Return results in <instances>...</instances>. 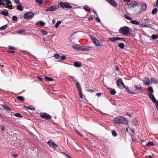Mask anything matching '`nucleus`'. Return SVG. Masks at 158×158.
<instances>
[{"instance_id":"nucleus-38","label":"nucleus","mask_w":158,"mask_h":158,"mask_svg":"<svg viewBox=\"0 0 158 158\" xmlns=\"http://www.w3.org/2000/svg\"><path fill=\"white\" fill-rule=\"evenodd\" d=\"M112 135L114 136H115V137L117 135V134L116 132L114 130H113L112 131Z\"/></svg>"},{"instance_id":"nucleus-30","label":"nucleus","mask_w":158,"mask_h":158,"mask_svg":"<svg viewBox=\"0 0 158 158\" xmlns=\"http://www.w3.org/2000/svg\"><path fill=\"white\" fill-rule=\"evenodd\" d=\"M61 23V21H58L57 22L55 25V27L56 28H58L59 25Z\"/></svg>"},{"instance_id":"nucleus-48","label":"nucleus","mask_w":158,"mask_h":158,"mask_svg":"<svg viewBox=\"0 0 158 158\" xmlns=\"http://www.w3.org/2000/svg\"><path fill=\"white\" fill-rule=\"evenodd\" d=\"M15 115L17 117H22V115L16 113L15 114Z\"/></svg>"},{"instance_id":"nucleus-34","label":"nucleus","mask_w":158,"mask_h":158,"mask_svg":"<svg viewBox=\"0 0 158 158\" xmlns=\"http://www.w3.org/2000/svg\"><path fill=\"white\" fill-rule=\"evenodd\" d=\"M154 145L153 143L152 142L149 141L147 143V146H152Z\"/></svg>"},{"instance_id":"nucleus-17","label":"nucleus","mask_w":158,"mask_h":158,"mask_svg":"<svg viewBox=\"0 0 158 158\" xmlns=\"http://www.w3.org/2000/svg\"><path fill=\"white\" fill-rule=\"evenodd\" d=\"M141 8L142 10L143 11H144L145 10L147 7L146 4L145 3L142 2L141 3Z\"/></svg>"},{"instance_id":"nucleus-9","label":"nucleus","mask_w":158,"mask_h":158,"mask_svg":"<svg viewBox=\"0 0 158 158\" xmlns=\"http://www.w3.org/2000/svg\"><path fill=\"white\" fill-rule=\"evenodd\" d=\"M123 38L120 37H112L108 39V40L109 41L113 42H114L117 43L118 40H121Z\"/></svg>"},{"instance_id":"nucleus-28","label":"nucleus","mask_w":158,"mask_h":158,"mask_svg":"<svg viewBox=\"0 0 158 158\" xmlns=\"http://www.w3.org/2000/svg\"><path fill=\"white\" fill-rule=\"evenodd\" d=\"M17 7V9L20 11H22L23 10V8L20 4H18Z\"/></svg>"},{"instance_id":"nucleus-47","label":"nucleus","mask_w":158,"mask_h":158,"mask_svg":"<svg viewBox=\"0 0 158 158\" xmlns=\"http://www.w3.org/2000/svg\"><path fill=\"white\" fill-rule=\"evenodd\" d=\"M27 108L28 109H29V110H35L34 108L33 107L31 106H29L28 107H27Z\"/></svg>"},{"instance_id":"nucleus-63","label":"nucleus","mask_w":158,"mask_h":158,"mask_svg":"<svg viewBox=\"0 0 158 158\" xmlns=\"http://www.w3.org/2000/svg\"><path fill=\"white\" fill-rule=\"evenodd\" d=\"M101 94H100V93H97V94H96L98 96V97H99V96H101Z\"/></svg>"},{"instance_id":"nucleus-6","label":"nucleus","mask_w":158,"mask_h":158,"mask_svg":"<svg viewBox=\"0 0 158 158\" xmlns=\"http://www.w3.org/2000/svg\"><path fill=\"white\" fill-rule=\"evenodd\" d=\"M34 15L33 13L31 12H28L26 13L24 15V18L25 19H29L31 18Z\"/></svg>"},{"instance_id":"nucleus-19","label":"nucleus","mask_w":158,"mask_h":158,"mask_svg":"<svg viewBox=\"0 0 158 158\" xmlns=\"http://www.w3.org/2000/svg\"><path fill=\"white\" fill-rule=\"evenodd\" d=\"M76 85L77 88V89H78V91L82 90L81 86L79 83V82L77 81L76 82Z\"/></svg>"},{"instance_id":"nucleus-52","label":"nucleus","mask_w":158,"mask_h":158,"mask_svg":"<svg viewBox=\"0 0 158 158\" xmlns=\"http://www.w3.org/2000/svg\"><path fill=\"white\" fill-rule=\"evenodd\" d=\"M66 58V57L65 56H62L61 57L60 60H64Z\"/></svg>"},{"instance_id":"nucleus-44","label":"nucleus","mask_w":158,"mask_h":158,"mask_svg":"<svg viewBox=\"0 0 158 158\" xmlns=\"http://www.w3.org/2000/svg\"><path fill=\"white\" fill-rule=\"evenodd\" d=\"M79 95L81 98H83V94L82 92V90L79 91Z\"/></svg>"},{"instance_id":"nucleus-43","label":"nucleus","mask_w":158,"mask_h":158,"mask_svg":"<svg viewBox=\"0 0 158 158\" xmlns=\"http://www.w3.org/2000/svg\"><path fill=\"white\" fill-rule=\"evenodd\" d=\"M141 143L142 145L143 146L147 145L146 142L144 140H142L141 141Z\"/></svg>"},{"instance_id":"nucleus-33","label":"nucleus","mask_w":158,"mask_h":158,"mask_svg":"<svg viewBox=\"0 0 158 158\" xmlns=\"http://www.w3.org/2000/svg\"><path fill=\"white\" fill-rule=\"evenodd\" d=\"M157 38L158 36L156 35L153 34L152 35V38L153 40L156 39Z\"/></svg>"},{"instance_id":"nucleus-57","label":"nucleus","mask_w":158,"mask_h":158,"mask_svg":"<svg viewBox=\"0 0 158 158\" xmlns=\"http://www.w3.org/2000/svg\"><path fill=\"white\" fill-rule=\"evenodd\" d=\"M88 19L89 20H92L93 19V17H90L88 18Z\"/></svg>"},{"instance_id":"nucleus-2","label":"nucleus","mask_w":158,"mask_h":158,"mask_svg":"<svg viewBox=\"0 0 158 158\" xmlns=\"http://www.w3.org/2000/svg\"><path fill=\"white\" fill-rule=\"evenodd\" d=\"M120 33L123 35H126L129 33L131 31V29L126 26L120 28L119 30Z\"/></svg>"},{"instance_id":"nucleus-14","label":"nucleus","mask_w":158,"mask_h":158,"mask_svg":"<svg viewBox=\"0 0 158 158\" xmlns=\"http://www.w3.org/2000/svg\"><path fill=\"white\" fill-rule=\"evenodd\" d=\"M72 48L77 50H80L81 47L79 45L75 44L72 45Z\"/></svg>"},{"instance_id":"nucleus-15","label":"nucleus","mask_w":158,"mask_h":158,"mask_svg":"<svg viewBox=\"0 0 158 158\" xmlns=\"http://www.w3.org/2000/svg\"><path fill=\"white\" fill-rule=\"evenodd\" d=\"M144 84L147 85H149L151 84L149 80L147 77H145L143 81Z\"/></svg>"},{"instance_id":"nucleus-40","label":"nucleus","mask_w":158,"mask_h":158,"mask_svg":"<svg viewBox=\"0 0 158 158\" xmlns=\"http://www.w3.org/2000/svg\"><path fill=\"white\" fill-rule=\"evenodd\" d=\"M54 57L56 59H58L60 58V56L58 54H56L54 55Z\"/></svg>"},{"instance_id":"nucleus-64","label":"nucleus","mask_w":158,"mask_h":158,"mask_svg":"<svg viewBox=\"0 0 158 158\" xmlns=\"http://www.w3.org/2000/svg\"><path fill=\"white\" fill-rule=\"evenodd\" d=\"M124 1L126 2H130V0H124Z\"/></svg>"},{"instance_id":"nucleus-54","label":"nucleus","mask_w":158,"mask_h":158,"mask_svg":"<svg viewBox=\"0 0 158 158\" xmlns=\"http://www.w3.org/2000/svg\"><path fill=\"white\" fill-rule=\"evenodd\" d=\"M144 21L146 23H148L149 22L148 19H145L144 20Z\"/></svg>"},{"instance_id":"nucleus-39","label":"nucleus","mask_w":158,"mask_h":158,"mask_svg":"<svg viewBox=\"0 0 158 158\" xmlns=\"http://www.w3.org/2000/svg\"><path fill=\"white\" fill-rule=\"evenodd\" d=\"M124 17L126 19L128 20H130L132 19L131 18L126 15H124Z\"/></svg>"},{"instance_id":"nucleus-60","label":"nucleus","mask_w":158,"mask_h":158,"mask_svg":"<svg viewBox=\"0 0 158 158\" xmlns=\"http://www.w3.org/2000/svg\"><path fill=\"white\" fill-rule=\"evenodd\" d=\"M13 156L15 157L17 156L18 155L16 154L15 153L13 154Z\"/></svg>"},{"instance_id":"nucleus-56","label":"nucleus","mask_w":158,"mask_h":158,"mask_svg":"<svg viewBox=\"0 0 158 158\" xmlns=\"http://www.w3.org/2000/svg\"><path fill=\"white\" fill-rule=\"evenodd\" d=\"M9 49L10 50H12L13 49H15V48L12 46H9Z\"/></svg>"},{"instance_id":"nucleus-42","label":"nucleus","mask_w":158,"mask_h":158,"mask_svg":"<svg viewBox=\"0 0 158 158\" xmlns=\"http://www.w3.org/2000/svg\"><path fill=\"white\" fill-rule=\"evenodd\" d=\"M148 90L150 92V94H152V92H153V89L152 87L148 88Z\"/></svg>"},{"instance_id":"nucleus-8","label":"nucleus","mask_w":158,"mask_h":158,"mask_svg":"<svg viewBox=\"0 0 158 158\" xmlns=\"http://www.w3.org/2000/svg\"><path fill=\"white\" fill-rule=\"evenodd\" d=\"M59 8L58 6L57 5L53 6L48 8L45 10L46 11H53Z\"/></svg>"},{"instance_id":"nucleus-11","label":"nucleus","mask_w":158,"mask_h":158,"mask_svg":"<svg viewBox=\"0 0 158 158\" xmlns=\"http://www.w3.org/2000/svg\"><path fill=\"white\" fill-rule=\"evenodd\" d=\"M40 116L42 118L47 119H51V116L48 114L44 113L41 114Z\"/></svg>"},{"instance_id":"nucleus-3","label":"nucleus","mask_w":158,"mask_h":158,"mask_svg":"<svg viewBox=\"0 0 158 158\" xmlns=\"http://www.w3.org/2000/svg\"><path fill=\"white\" fill-rule=\"evenodd\" d=\"M11 2L9 0H0V5H7L5 6L6 8H9L10 9H12V5H10Z\"/></svg>"},{"instance_id":"nucleus-37","label":"nucleus","mask_w":158,"mask_h":158,"mask_svg":"<svg viewBox=\"0 0 158 158\" xmlns=\"http://www.w3.org/2000/svg\"><path fill=\"white\" fill-rule=\"evenodd\" d=\"M7 25H4V26H2L0 28V29L1 30H4L7 27Z\"/></svg>"},{"instance_id":"nucleus-21","label":"nucleus","mask_w":158,"mask_h":158,"mask_svg":"<svg viewBox=\"0 0 158 158\" xmlns=\"http://www.w3.org/2000/svg\"><path fill=\"white\" fill-rule=\"evenodd\" d=\"M74 66L77 67H80L81 66V64L77 62H75L74 63Z\"/></svg>"},{"instance_id":"nucleus-4","label":"nucleus","mask_w":158,"mask_h":158,"mask_svg":"<svg viewBox=\"0 0 158 158\" xmlns=\"http://www.w3.org/2000/svg\"><path fill=\"white\" fill-rule=\"evenodd\" d=\"M59 5L63 8H68L70 9L72 7V6H71L69 3L67 2L64 3L63 2H61L59 3Z\"/></svg>"},{"instance_id":"nucleus-58","label":"nucleus","mask_w":158,"mask_h":158,"mask_svg":"<svg viewBox=\"0 0 158 158\" xmlns=\"http://www.w3.org/2000/svg\"><path fill=\"white\" fill-rule=\"evenodd\" d=\"M96 21L98 22H100V19L98 18H97L96 19Z\"/></svg>"},{"instance_id":"nucleus-53","label":"nucleus","mask_w":158,"mask_h":158,"mask_svg":"<svg viewBox=\"0 0 158 158\" xmlns=\"http://www.w3.org/2000/svg\"><path fill=\"white\" fill-rule=\"evenodd\" d=\"M70 77L72 78V79L74 81H76V78H75V77H72V76H71V77Z\"/></svg>"},{"instance_id":"nucleus-23","label":"nucleus","mask_w":158,"mask_h":158,"mask_svg":"<svg viewBox=\"0 0 158 158\" xmlns=\"http://www.w3.org/2000/svg\"><path fill=\"white\" fill-rule=\"evenodd\" d=\"M124 88H125L127 92H128L130 94H133V93L129 89V87L127 86H124V87H123Z\"/></svg>"},{"instance_id":"nucleus-45","label":"nucleus","mask_w":158,"mask_h":158,"mask_svg":"<svg viewBox=\"0 0 158 158\" xmlns=\"http://www.w3.org/2000/svg\"><path fill=\"white\" fill-rule=\"evenodd\" d=\"M132 3L133 4V6H137V5L138 2H137L133 1L132 2Z\"/></svg>"},{"instance_id":"nucleus-22","label":"nucleus","mask_w":158,"mask_h":158,"mask_svg":"<svg viewBox=\"0 0 158 158\" xmlns=\"http://www.w3.org/2000/svg\"><path fill=\"white\" fill-rule=\"evenodd\" d=\"M92 48L90 47H89V48H84L82 47H81L80 50L83 51H89V48Z\"/></svg>"},{"instance_id":"nucleus-61","label":"nucleus","mask_w":158,"mask_h":158,"mask_svg":"<svg viewBox=\"0 0 158 158\" xmlns=\"http://www.w3.org/2000/svg\"><path fill=\"white\" fill-rule=\"evenodd\" d=\"M76 132L77 133H78V134L79 135H80L81 136H83L80 133L78 132V131H77V130H76Z\"/></svg>"},{"instance_id":"nucleus-16","label":"nucleus","mask_w":158,"mask_h":158,"mask_svg":"<svg viewBox=\"0 0 158 158\" xmlns=\"http://www.w3.org/2000/svg\"><path fill=\"white\" fill-rule=\"evenodd\" d=\"M36 25L37 27L43 26L45 25V23L42 21H40L37 23Z\"/></svg>"},{"instance_id":"nucleus-24","label":"nucleus","mask_w":158,"mask_h":158,"mask_svg":"<svg viewBox=\"0 0 158 158\" xmlns=\"http://www.w3.org/2000/svg\"><path fill=\"white\" fill-rule=\"evenodd\" d=\"M2 13L5 16H7L8 15V11L6 10H3L2 12Z\"/></svg>"},{"instance_id":"nucleus-62","label":"nucleus","mask_w":158,"mask_h":158,"mask_svg":"<svg viewBox=\"0 0 158 158\" xmlns=\"http://www.w3.org/2000/svg\"><path fill=\"white\" fill-rule=\"evenodd\" d=\"M76 132L77 133H78V134L79 135H80L81 136H83L80 133L78 132V131H77V130H76Z\"/></svg>"},{"instance_id":"nucleus-59","label":"nucleus","mask_w":158,"mask_h":158,"mask_svg":"<svg viewBox=\"0 0 158 158\" xmlns=\"http://www.w3.org/2000/svg\"><path fill=\"white\" fill-rule=\"evenodd\" d=\"M8 52H10L12 53H15V52L14 51H8Z\"/></svg>"},{"instance_id":"nucleus-13","label":"nucleus","mask_w":158,"mask_h":158,"mask_svg":"<svg viewBox=\"0 0 158 158\" xmlns=\"http://www.w3.org/2000/svg\"><path fill=\"white\" fill-rule=\"evenodd\" d=\"M117 84L118 86H120L121 85H122L123 87L125 86L121 78H120L117 80Z\"/></svg>"},{"instance_id":"nucleus-27","label":"nucleus","mask_w":158,"mask_h":158,"mask_svg":"<svg viewBox=\"0 0 158 158\" xmlns=\"http://www.w3.org/2000/svg\"><path fill=\"white\" fill-rule=\"evenodd\" d=\"M131 22L132 24H134L138 25L139 24V23L136 20H131Z\"/></svg>"},{"instance_id":"nucleus-1","label":"nucleus","mask_w":158,"mask_h":158,"mask_svg":"<svg viewBox=\"0 0 158 158\" xmlns=\"http://www.w3.org/2000/svg\"><path fill=\"white\" fill-rule=\"evenodd\" d=\"M114 123H123L127 124V121L123 117H118L114 118Z\"/></svg>"},{"instance_id":"nucleus-29","label":"nucleus","mask_w":158,"mask_h":158,"mask_svg":"<svg viewBox=\"0 0 158 158\" xmlns=\"http://www.w3.org/2000/svg\"><path fill=\"white\" fill-rule=\"evenodd\" d=\"M84 8L86 11L90 12L91 11L90 9L87 6H85L84 7Z\"/></svg>"},{"instance_id":"nucleus-26","label":"nucleus","mask_w":158,"mask_h":158,"mask_svg":"<svg viewBox=\"0 0 158 158\" xmlns=\"http://www.w3.org/2000/svg\"><path fill=\"white\" fill-rule=\"evenodd\" d=\"M2 106L4 109L6 110H10V109L8 106L2 104Z\"/></svg>"},{"instance_id":"nucleus-7","label":"nucleus","mask_w":158,"mask_h":158,"mask_svg":"<svg viewBox=\"0 0 158 158\" xmlns=\"http://www.w3.org/2000/svg\"><path fill=\"white\" fill-rule=\"evenodd\" d=\"M149 96L152 102L155 103L156 108L157 109H158V101L156 100L154 95L152 94H149Z\"/></svg>"},{"instance_id":"nucleus-20","label":"nucleus","mask_w":158,"mask_h":158,"mask_svg":"<svg viewBox=\"0 0 158 158\" xmlns=\"http://www.w3.org/2000/svg\"><path fill=\"white\" fill-rule=\"evenodd\" d=\"M108 89L109 90L111 94L114 95L116 93V91L115 89L111 88H108Z\"/></svg>"},{"instance_id":"nucleus-18","label":"nucleus","mask_w":158,"mask_h":158,"mask_svg":"<svg viewBox=\"0 0 158 158\" xmlns=\"http://www.w3.org/2000/svg\"><path fill=\"white\" fill-rule=\"evenodd\" d=\"M153 83L155 84L158 83V80L155 78H152L151 80V84H152Z\"/></svg>"},{"instance_id":"nucleus-5","label":"nucleus","mask_w":158,"mask_h":158,"mask_svg":"<svg viewBox=\"0 0 158 158\" xmlns=\"http://www.w3.org/2000/svg\"><path fill=\"white\" fill-rule=\"evenodd\" d=\"M90 37L91 39H92L94 44L95 45L97 46H98L100 45H101L100 44V42L99 41V40H97V38L94 36L93 35H91L90 36Z\"/></svg>"},{"instance_id":"nucleus-31","label":"nucleus","mask_w":158,"mask_h":158,"mask_svg":"<svg viewBox=\"0 0 158 158\" xmlns=\"http://www.w3.org/2000/svg\"><path fill=\"white\" fill-rule=\"evenodd\" d=\"M118 46L121 48H123L124 47V45L123 44L121 43L118 44Z\"/></svg>"},{"instance_id":"nucleus-49","label":"nucleus","mask_w":158,"mask_h":158,"mask_svg":"<svg viewBox=\"0 0 158 158\" xmlns=\"http://www.w3.org/2000/svg\"><path fill=\"white\" fill-rule=\"evenodd\" d=\"M15 2V3L17 5L19 4H20V2L19 0H14Z\"/></svg>"},{"instance_id":"nucleus-32","label":"nucleus","mask_w":158,"mask_h":158,"mask_svg":"<svg viewBox=\"0 0 158 158\" xmlns=\"http://www.w3.org/2000/svg\"><path fill=\"white\" fill-rule=\"evenodd\" d=\"M45 79H46L48 81H52L53 80V79L52 78H51V77H45Z\"/></svg>"},{"instance_id":"nucleus-10","label":"nucleus","mask_w":158,"mask_h":158,"mask_svg":"<svg viewBox=\"0 0 158 158\" xmlns=\"http://www.w3.org/2000/svg\"><path fill=\"white\" fill-rule=\"evenodd\" d=\"M48 143L50 147L53 149H55L57 147V145L54 142H52L49 140L48 142Z\"/></svg>"},{"instance_id":"nucleus-12","label":"nucleus","mask_w":158,"mask_h":158,"mask_svg":"<svg viewBox=\"0 0 158 158\" xmlns=\"http://www.w3.org/2000/svg\"><path fill=\"white\" fill-rule=\"evenodd\" d=\"M110 5L114 7L117 6V4L114 0H106Z\"/></svg>"},{"instance_id":"nucleus-41","label":"nucleus","mask_w":158,"mask_h":158,"mask_svg":"<svg viewBox=\"0 0 158 158\" xmlns=\"http://www.w3.org/2000/svg\"><path fill=\"white\" fill-rule=\"evenodd\" d=\"M157 11V9L156 8H154V9L152 11V13L153 14H155L156 12Z\"/></svg>"},{"instance_id":"nucleus-55","label":"nucleus","mask_w":158,"mask_h":158,"mask_svg":"<svg viewBox=\"0 0 158 158\" xmlns=\"http://www.w3.org/2000/svg\"><path fill=\"white\" fill-rule=\"evenodd\" d=\"M140 26L142 27H148V26L147 25H144V24H140Z\"/></svg>"},{"instance_id":"nucleus-35","label":"nucleus","mask_w":158,"mask_h":158,"mask_svg":"<svg viewBox=\"0 0 158 158\" xmlns=\"http://www.w3.org/2000/svg\"><path fill=\"white\" fill-rule=\"evenodd\" d=\"M36 1L37 3H38L40 5L43 4L42 0H36Z\"/></svg>"},{"instance_id":"nucleus-25","label":"nucleus","mask_w":158,"mask_h":158,"mask_svg":"<svg viewBox=\"0 0 158 158\" xmlns=\"http://www.w3.org/2000/svg\"><path fill=\"white\" fill-rule=\"evenodd\" d=\"M134 88L138 90H140L141 89V86L140 85H135Z\"/></svg>"},{"instance_id":"nucleus-46","label":"nucleus","mask_w":158,"mask_h":158,"mask_svg":"<svg viewBox=\"0 0 158 158\" xmlns=\"http://www.w3.org/2000/svg\"><path fill=\"white\" fill-rule=\"evenodd\" d=\"M41 32L42 33V34L44 35H46L48 33V32L45 31H42Z\"/></svg>"},{"instance_id":"nucleus-50","label":"nucleus","mask_w":158,"mask_h":158,"mask_svg":"<svg viewBox=\"0 0 158 158\" xmlns=\"http://www.w3.org/2000/svg\"><path fill=\"white\" fill-rule=\"evenodd\" d=\"M25 32V30H21L20 31H19L17 32V33H20L21 32Z\"/></svg>"},{"instance_id":"nucleus-36","label":"nucleus","mask_w":158,"mask_h":158,"mask_svg":"<svg viewBox=\"0 0 158 158\" xmlns=\"http://www.w3.org/2000/svg\"><path fill=\"white\" fill-rule=\"evenodd\" d=\"M17 98L19 100H20L21 101H23L24 100V98L22 96H18Z\"/></svg>"},{"instance_id":"nucleus-51","label":"nucleus","mask_w":158,"mask_h":158,"mask_svg":"<svg viewBox=\"0 0 158 158\" xmlns=\"http://www.w3.org/2000/svg\"><path fill=\"white\" fill-rule=\"evenodd\" d=\"M12 19L14 21H16L17 20V18L16 16H14L13 17Z\"/></svg>"}]
</instances>
